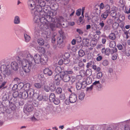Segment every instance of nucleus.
Instances as JSON below:
<instances>
[{"instance_id":"1","label":"nucleus","mask_w":130,"mask_h":130,"mask_svg":"<svg viewBox=\"0 0 130 130\" xmlns=\"http://www.w3.org/2000/svg\"><path fill=\"white\" fill-rule=\"evenodd\" d=\"M16 59L20 62L26 75L28 76L30 73L31 67L34 63L32 56L28 51H25L19 52Z\"/></svg>"},{"instance_id":"2","label":"nucleus","mask_w":130,"mask_h":130,"mask_svg":"<svg viewBox=\"0 0 130 130\" xmlns=\"http://www.w3.org/2000/svg\"><path fill=\"white\" fill-rule=\"evenodd\" d=\"M49 12L48 13V16H44L43 15H40L41 17L40 18V22L38 25L42 28H43L44 27H48L49 22H53L55 21L54 19L53 18V13Z\"/></svg>"},{"instance_id":"3","label":"nucleus","mask_w":130,"mask_h":130,"mask_svg":"<svg viewBox=\"0 0 130 130\" xmlns=\"http://www.w3.org/2000/svg\"><path fill=\"white\" fill-rule=\"evenodd\" d=\"M35 62L37 64L41 63L42 64H45L47 62L48 58L46 56H41L39 54H37L34 56V58Z\"/></svg>"},{"instance_id":"4","label":"nucleus","mask_w":130,"mask_h":130,"mask_svg":"<svg viewBox=\"0 0 130 130\" xmlns=\"http://www.w3.org/2000/svg\"><path fill=\"white\" fill-rule=\"evenodd\" d=\"M9 66L4 64L2 65L1 68V71L4 77L5 78L10 75L11 74V71L10 70L8 69Z\"/></svg>"},{"instance_id":"5","label":"nucleus","mask_w":130,"mask_h":130,"mask_svg":"<svg viewBox=\"0 0 130 130\" xmlns=\"http://www.w3.org/2000/svg\"><path fill=\"white\" fill-rule=\"evenodd\" d=\"M38 3L37 0H28L27 2L28 8L31 10V13L33 14L34 9H35L36 6Z\"/></svg>"},{"instance_id":"6","label":"nucleus","mask_w":130,"mask_h":130,"mask_svg":"<svg viewBox=\"0 0 130 130\" xmlns=\"http://www.w3.org/2000/svg\"><path fill=\"white\" fill-rule=\"evenodd\" d=\"M73 73L72 71H66L64 74L62 75V80L65 82H69L70 79V77L68 74H72Z\"/></svg>"},{"instance_id":"7","label":"nucleus","mask_w":130,"mask_h":130,"mask_svg":"<svg viewBox=\"0 0 130 130\" xmlns=\"http://www.w3.org/2000/svg\"><path fill=\"white\" fill-rule=\"evenodd\" d=\"M34 107L32 105L27 104L24 107V111L25 113L27 112H30L33 110Z\"/></svg>"},{"instance_id":"8","label":"nucleus","mask_w":130,"mask_h":130,"mask_svg":"<svg viewBox=\"0 0 130 130\" xmlns=\"http://www.w3.org/2000/svg\"><path fill=\"white\" fill-rule=\"evenodd\" d=\"M55 20V22L57 24V26L59 27L62 24V23L64 21L63 18L62 17H59L58 18H56Z\"/></svg>"},{"instance_id":"9","label":"nucleus","mask_w":130,"mask_h":130,"mask_svg":"<svg viewBox=\"0 0 130 130\" xmlns=\"http://www.w3.org/2000/svg\"><path fill=\"white\" fill-rule=\"evenodd\" d=\"M59 32L60 37H58L57 40L58 43L60 44L61 43H62L63 42L64 36L63 32L61 30H59Z\"/></svg>"},{"instance_id":"10","label":"nucleus","mask_w":130,"mask_h":130,"mask_svg":"<svg viewBox=\"0 0 130 130\" xmlns=\"http://www.w3.org/2000/svg\"><path fill=\"white\" fill-rule=\"evenodd\" d=\"M77 99V96L74 93H72L70 95L69 100L71 103H73L75 102Z\"/></svg>"},{"instance_id":"11","label":"nucleus","mask_w":130,"mask_h":130,"mask_svg":"<svg viewBox=\"0 0 130 130\" xmlns=\"http://www.w3.org/2000/svg\"><path fill=\"white\" fill-rule=\"evenodd\" d=\"M48 81L45 79H44V82H43L42 84H43V86H44L43 89L46 92H48L50 90V86L48 85Z\"/></svg>"},{"instance_id":"12","label":"nucleus","mask_w":130,"mask_h":130,"mask_svg":"<svg viewBox=\"0 0 130 130\" xmlns=\"http://www.w3.org/2000/svg\"><path fill=\"white\" fill-rule=\"evenodd\" d=\"M11 69L14 71L17 70L19 69V66L17 63L15 61L12 62L10 64Z\"/></svg>"},{"instance_id":"13","label":"nucleus","mask_w":130,"mask_h":130,"mask_svg":"<svg viewBox=\"0 0 130 130\" xmlns=\"http://www.w3.org/2000/svg\"><path fill=\"white\" fill-rule=\"evenodd\" d=\"M116 8L115 7H112L111 9V10L109 11V13H110V16L112 17H115L116 15Z\"/></svg>"},{"instance_id":"14","label":"nucleus","mask_w":130,"mask_h":130,"mask_svg":"<svg viewBox=\"0 0 130 130\" xmlns=\"http://www.w3.org/2000/svg\"><path fill=\"white\" fill-rule=\"evenodd\" d=\"M101 52L104 55L109 56L110 53V50L108 48H103L102 49Z\"/></svg>"},{"instance_id":"15","label":"nucleus","mask_w":130,"mask_h":130,"mask_svg":"<svg viewBox=\"0 0 130 130\" xmlns=\"http://www.w3.org/2000/svg\"><path fill=\"white\" fill-rule=\"evenodd\" d=\"M20 97L22 98L23 99H26L28 98V94L27 91H23V90L21 91L20 93Z\"/></svg>"},{"instance_id":"16","label":"nucleus","mask_w":130,"mask_h":130,"mask_svg":"<svg viewBox=\"0 0 130 130\" xmlns=\"http://www.w3.org/2000/svg\"><path fill=\"white\" fill-rule=\"evenodd\" d=\"M34 16V22L36 23H39L40 22V18L41 17L39 14H32Z\"/></svg>"},{"instance_id":"17","label":"nucleus","mask_w":130,"mask_h":130,"mask_svg":"<svg viewBox=\"0 0 130 130\" xmlns=\"http://www.w3.org/2000/svg\"><path fill=\"white\" fill-rule=\"evenodd\" d=\"M49 12H52L51 11H49L46 8H43V11L42 10V11L40 13V15H44V16L45 15L48 16V13H49Z\"/></svg>"},{"instance_id":"18","label":"nucleus","mask_w":130,"mask_h":130,"mask_svg":"<svg viewBox=\"0 0 130 130\" xmlns=\"http://www.w3.org/2000/svg\"><path fill=\"white\" fill-rule=\"evenodd\" d=\"M109 13L107 11H105L104 12L102 13L100 18L103 20H105L107 18Z\"/></svg>"},{"instance_id":"19","label":"nucleus","mask_w":130,"mask_h":130,"mask_svg":"<svg viewBox=\"0 0 130 130\" xmlns=\"http://www.w3.org/2000/svg\"><path fill=\"white\" fill-rule=\"evenodd\" d=\"M30 84L29 83H27L24 85L22 88L21 89V91L24 90V91H27L30 89Z\"/></svg>"},{"instance_id":"20","label":"nucleus","mask_w":130,"mask_h":130,"mask_svg":"<svg viewBox=\"0 0 130 130\" xmlns=\"http://www.w3.org/2000/svg\"><path fill=\"white\" fill-rule=\"evenodd\" d=\"M28 98H33L34 93V90L32 89H30L27 91Z\"/></svg>"},{"instance_id":"21","label":"nucleus","mask_w":130,"mask_h":130,"mask_svg":"<svg viewBox=\"0 0 130 130\" xmlns=\"http://www.w3.org/2000/svg\"><path fill=\"white\" fill-rule=\"evenodd\" d=\"M43 72L44 73L49 76H51L53 73V71L48 68H45Z\"/></svg>"},{"instance_id":"22","label":"nucleus","mask_w":130,"mask_h":130,"mask_svg":"<svg viewBox=\"0 0 130 130\" xmlns=\"http://www.w3.org/2000/svg\"><path fill=\"white\" fill-rule=\"evenodd\" d=\"M52 22V23H51L50 24V28L52 30H55L57 27H58L57 26V24L55 23V21L51 22Z\"/></svg>"},{"instance_id":"23","label":"nucleus","mask_w":130,"mask_h":130,"mask_svg":"<svg viewBox=\"0 0 130 130\" xmlns=\"http://www.w3.org/2000/svg\"><path fill=\"white\" fill-rule=\"evenodd\" d=\"M64 56L66 57L67 59H64L63 60V63L64 64H67L70 62V60L68 59L70 57V55L68 53H66L64 54Z\"/></svg>"},{"instance_id":"24","label":"nucleus","mask_w":130,"mask_h":130,"mask_svg":"<svg viewBox=\"0 0 130 130\" xmlns=\"http://www.w3.org/2000/svg\"><path fill=\"white\" fill-rule=\"evenodd\" d=\"M44 82V79L41 81L40 83H36L34 84V87L40 89L41 88L42 86H43V84H42L43 82Z\"/></svg>"},{"instance_id":"25","label":"nucleus","mask_w":130,"mask_h":130,"mask_svg":"<svg viewBox=\"0 0 130 130\" xmlns=\"http://www.w3.org/2000/svg\"><path fill=\"white\" fill-rule=\"evenodd\" d=\"M85 87L84 86L82 83L79 82H77L76 84V87L77 90H80L82 87L83 89Z\"/></svg>"},{"instance_id":"26","label":"nucleus","mask_w":130,"mask_h":130,"mask_svg":"<svg viewBox=\"0 0 130 130\" xmlns=\"http://www.w3.org/2000/svg\"><path fill=\"white\" fill-rule=\"evenodd\" d=\"M36 49L39 52L42 53H44L45 52V49L43 47L39 46H37L36 47Z\"/></svg>"},{"instance_id":"27","label":"nucleus","mask_w":130,"mask_h":130,"mask_svg":"<svg viewBox=\"0 0 130 130\" xmlns=\"http://www.w3.org/2000/svg\"><path fill=\"white\" fill-rule=\"evenodd\" d=\"M54 79L57 82H59L62 78V77L60 75L57 74L55 75Z\"/></svg>"},{"instance_id":"28","label":"nucleus","mask_w":130,"mask_h":130,"mask_svg":"<svg viewBox=\"0 0 130 130\" xmlns=\"http://www.w3.org/2000/svg\"><path fill=\"white\" fill-rule=\"evenodd\" d=\"M13 22L15 24H20V21L19 17L18 16H15L14 17Z\"/></svg>"},{"instance_id":"29","label":"nucleus","mask_w":130,"mask_h":130,"mask_svg":"<svg viewBox=\"0 0 130 130\" xmlns=\"http://www.w3.org/2000/svg\"><path fill=\"white\" fill-rule=\"evenodd\" d=\"M108 38L110 40H114L116 39V36L114 33H111L109 35Z\"/></svg>"},{"instance_id":"30","label":"nucleus","mask_w":130,"mask_h":130,"mask_svg":"<svg viewBox=\"0 0 130 130\" xmlns=\"http://www.w3.org/2000/svg\"><path fill=\"white\" fill-rule=\"evenodd\" d=\"M24 37L25 41L26 42H28L30 40V37L26 34H24Z\"/></svg>"},{"instance_id":"31","label":"nucleus","mask_w":130,"mask_h":130,"mask_svg":"<svg viewBox=\"0 0 130 130\" xmlns=\"http://www.w3.org/2000/svg\"><path fill=\"white\" fill-rule=\"evenodd\" d=\"M116 45V42L114 41H111L109 43V46L111 48H115Z\"/></svg>"},{"instance_id":"32","label":"nucleus","mask_w":130,"mask_h":130,"mask_svg":"<svg viewBox=\"0 0 130 130\" xmlns=\"http://www.w3.org/2000/svg\"><path fill=\"white\" fill-rule=\"evenodd\" d=\"M56 33H54L52 37V43H54L56 41Z\"/></svg>"},{"instance_id":"33","label":"nucleus","mask_w":130,"mask_h":130,"mask_svg":"<svg viewBox=\"0 0 130 130\" xmlns=\"http://www.w3.org/2000/svg\"><path fill=\"white\" fill-rule=\"evenodd\" d=\"M37 42L39 45H42L44 43V41L42 38H39L37 40Z\"/></svg>"},{"instance_id":"34","label":"nucleus","mask_w":130,"mask_h":130,"mask_svg":"<svg viewBox=\"0 0 130 130\" xmlns=\"http://www.w3.org/2000/svg\"><path fill=\"white\" fill-rule=\"evenodd\" d=\"M55 98V94L53 93H51L49 96V100L51 101H53Z\"/></svg>"},{"instance_id":"35","label":"nucleus","mask_w":130,"mask_h":130,"mask_svg":"<svg viewBox=\"0 0 130 130\" xmlns=\"http://www.w3.org/2000/svg\"><path fill=\"white\" fill-rule=\"evenodd\" d=\"M125 54L126 56L128 57H129L130 56V48H128L126 49L125 51Z\"/></svg>"},{"instance_id":"36","label":"nucleus","mask_w":130,"mask_h":130,"mask_svg":"<svg viewBox=\"0 0 130 130\" xmlns=\"http://www.w3.org/2000/svg\"><path fill=\"white\" fill-rule=\"evenodd\" d=\"M92 82V79L91 77H88L87 78L86 80V83L87 85L91 84Z\"/></svg>"},{"instance_id":"37","label":"nucleus","mask_w":130,"mask_h":130,"mask_svg":"<svg viewBox=\"0 0 130 130\" xmlns=\"http://www.w3.org/2000/svg\"><path fill=\"white\" fill-rule=\"evenodd\" d=\"M78 55L79 56L82 57L85 55V53L83 50H80L78 52Z\"/></svg>"},{"instance_id":"38","label":"nucleus","mask_w":130,"mask_h":130,"mask_svg":"<svg viewBox=\"0 0 130 130\" xmlns=\"http://www.w3.org/2000/svg\"><path fill=\"white\" fill-rule=\"evenodd\" d=\"M85 96V94L83 92H82L80 93L79 96V99L82 100H83Z\"/></svg>"},{"instance_id":"39","label":"nucleus","mask_w":130,"mask_h":130,"mask_svg":"<svg viewBox=\"0 0 130 130\" xmlns=\"http://www.w3.org/2000/svg\"><path fill=\"white\" fill-rule=\"evenodd\" d=\"M55 72L58 74L60 73L61 71V69L60 67H57L55 70Z\"/></svg>"},{"instance_id":"40","label":"nucleus","mask_w":130,"mask_h":130,"mask_svg":"<svg viewBox=\"0 0 130 130\" xmlns=\"http://www.w3.org/2000/svg\"><path fill=\"white\" fill-rule=\"evenodd\" d=\"M94 64V61H91L87 63L86 65V67L87 68H88L90 67H91V66H92L93 64Z\"/></svg>"},{"instance_id":"41","label":"nucleus","mask_w":130,"mask_h":130,"mask_svg":"<svg viewBox=\"0 0 130 130\" xmlns=\"http://www.w3.org/2000/svg\"><path fill=\"white\" fill-rule=\"evenodd\" d=\"M110 26L109 25H106L103 28V30L104 31L106 30H110Z\"/></svg>"},{"instance_id":"42","label":"nucleus","mask_w":130,"mask_h":130,"mask_svg":"<svg viewBox=\"0 0 130 130\" xmlns=\"http://www.w3.org/2000/svg\"><path fill=\"white\" fill-rule=\"evenodd\" d=\"M54 103L56 105H58L60 103V101L57 98H55L53 101Z\"/></svg>"},{"instance_id":"43","label":"nucleus","mask_w":130,"mask_h":130,"mask_svg":"<svg viewBox=\"0 0 130 130\" xmlns=\"http://www.w3.org/2000/svg\"><path fill=\"white\" fill-rule=\"evenodd\" d=\"M20 93H19L17 91L14 92L13 93V96L14 98L17 97L18 96L20 97Z\"/></svg>"},{"instance_id":"44","label":"nucleus","mask_w":130,"mask_h":130,"mask_svg":"<svg viewBox=\"0 0 130 130\" xmlns=\"http://www.w3.org/2000/svg\"><path fill=\"white\" fill-rule=\"evenodd\" d=\"M113 48L112 49L110 50V53L111 54H113L114 53H116L117 51V49L116 47Z\"/></svg>"},{"instance_id":"45","label":"nucleus","mask_w":130,"mask_h":130,"mask_svg":"<svg viewBox=\"0 0 130 130\" xmlns=\"http://www.w3.org/2000/svg\"><path fill=\"white\" fill-rule=\"evenodd\" d=\"M50 90L52 91H53L56 89V87L54 85L52 84L50 86Z\"/></svg>"},{"instance_id":"46","label":"nucleus","mask_w":130,"mask_h":130,"mask_svg":"<svg viewBox=\"0 0 130 130\" xmlns=\"http://www.w3.org/2000/svg\"><path fill=\"white\" fill-rule=\"evenodd\" d=\"M119 24L117 23H115L112 25V27L114 29H117L118 27Z\"/></svg>"},{"instance_id":"47","label":"nucleus","mask_w":130,"mask_h":130,"mask_svg":"<svg viewBox=\"0 0 130 130\" xmlns=\"http://www.w3.org/2000/svg\"><path fill=\"white\" fill-rule=\"evenodd\" d=\"M100 10V14L101 10L103 9L105 7L103 3H101L99 5Z\"/></svg>"},{"instance_id":"48","label":"nucleus","mask_w":130,"mask_h":130,"mask_svg":"<svg viewBox=\"0 0 130 130\" xmlns=\"http://www.w3.org/2000/svg\"><path fill=\"white\" fill-rule=\"evenodd\" d=\"M62 92V89L60 88H57L56 90V92L58 94H60Z\"/></svg>"},{"instance_id":"49","label":"nucleus","mask_w":130,"mask_h":130,"mask_svg":"<svg viewBox=\"0 0 130 130\" xmlns=\"http://www.w3.org/2000/svg\"><path fill=\"white\" fill-rule=\"evenodd\" d=\"M102 64L104 66H106L108 64V62L106 60H104L102 63Z\"/></svg>"},{"instance_id":"50","label":"nucleus","mask_w":130,"mask_h":130,"mask_svg":"<svg viewBox=\"0 0 130 130\" xmlns=\"http://www.w3.org/2000/svg\"><path fill=\"white\" fill-rule=\"evenodd\" d=\"M6 83V82H4L2 83L0 86V89H2L4 88V86H5Z\"/></svg>"},{"instance_id":"51","label":"nucleus","mask_w":130,"mask_h":130,"mask_svg":"<svg viewBox=\"0 0 130 130\" xmlns=\"http://www.w3.org/2000/svg\"><path fill=\"white\" fill-rule=\"evenodd\" d=\"M76 31L80 35H82L83 34V32L82 30L79 28L76 29Z\"/></svg>"},{"instance_id":"52","label":"nucleus","mask_w":130,"mask_h":130,"mask_svg":"<svg viewBox=\"0 0 130 130\" xmlns=\"http://www.w3.org/2000/svg\"><path fill=\"white\" fill-rule=\"evenodd\" d=\"M100 84V82L99 81H95L93 84L92 85H93V86L94 87V86H98V85H99Z\"/></svg>"},{"instance_id":"53","label":"nucleus","mask_w":130,"mask_h":130,"mask_svg":"<svg viewBox=\"0 0 130 130\" xmlns=\"http://www.w3.org/2000/svg\"><path fill=\"white\" fill-rule=\"evenodd\" d=\"M102 76V73L101 72H98L97 74V78H101Z\"/></svg>"},{"instance_id":"54","label":"nucleus","mask_w":130,"mask_h":130,"mask_svg":"<svg viewBox=\"0 0 130 130\" xmlns=\"http://www.w3.org/2000/svg\"><path fill=\"white\" fill-rule=\"evenodd\" d=\"M81 11V9H79L77 10L76 14L77 16H79L80 15Z\"/></svg>"},{"instance_id":"55","label":"nucleus","mask_w":130,"mask_h":130,"mask_svg":"<svg viewBox=\"0 0 130 130\" xmlns=\"http://www.w3.org/2000/svg\"><path fill=\"white\" fill-rule=\"evenodd\" d=\"M22 31L21 28L15 31V33L17 34H19L21 33Z\"/></svg>"},{"instance_id":"56","label":"nucleus","mask_w":130,"mask_h":130,"mask_svg":"<svg viewBox=\"0 0 130 130\" xmlns=\"http://www.w3.org/2000/svg\"><path fill=\"white\" fill-rule=\"evenodd\" d=\"M60 99L62 100H64L65 98V97L64 94H61L59 96Z\"/></svg>"},{"instance_id":"57","label":"nucleus","mask_w":130,"mask_h":130,"mask_svg":"<svg viewBox=\"0 0 130 130\" xmlns=\"http://www.w3.org/2000/svg\"><path fill=\"white\" fill-rule=\"evenodd\" d=\"M76 40L77 42H80L82 41L81 37L79 36H78L76 37Z\"/></svg>"},{"instance_id":"58","label":"nucleus","mask_w":130,"mask_h":130,"mask_svg":"<svg viewBox=\"0 0 130 130\" xmlns=\"http://www.w3.org/2000/svg\"><path fill=\"white\" fill-rule=\"evenodd\" d=\"M105 7L106 9V11H107L109 13L110 11V7L108 5H105Z\"/></svg>"},{"instance_id":"59","label":"nucleus","mask_w":130,"mask_h":130,"mask_svg":"<svg viewBox=\"0 0 130 130\" xmlns=\"http://www.w3.org/2000/svg\"><path fill=\"white\" fill-rule=\"evenodd\" d=\"M99 25L101 27V28H103L104 27V26L105 25V23L103 21H102L101 22L99 23Z\"/></svg>"},{"instance_id":"60","label":"nucleus","mask_w":130,"mask_h":130,"mask_svg":"<svg viewBox=\"0 0 130 130\" xmlns=\"http://www.w3.org/2000/svg\"><path fill=\"white\" fill-rule=\"evenodd\" d=\"M93 85H91L90 87H87L86 89V90L87 91H91L93 89Z\"/></svg>"},{"instance_id":"61","label":"nucleus","mask_w":130,"mask_h":130,"mask_svg":"<svg viewBox=\"0 0 130 130\" xmlns=\"http://www.w3.org/2000/svg\"><path fill=\"white\" fill-rule=\"evenodd\" d=\"M107 22L109 24H111L113 22V20L110 19H109L107 20Z\"/></svg>"},{"instance_id":"62","label":"nucleus","mask_w":130,"mask_h":130,"mask_svg":"<svg viewBox=\"0 0 130 130\" xmlns=\"http://www.w3.org/2000/svg\"><path fill=\"white\" fill-rule=\"evenodd\" d=\"M118 49L119 50H121L123 48V46L122 45L120 44H118L117 45Z\"/></svg>"},{"instance_id":"63","label":"nucleus","mask_w":130,"mask_h":130,"mask_svg":"<svg viewBox=\"0 0 130 130\" xmlns=\"http://www.w3.org/2000/svg\"><path fill=\"white\" fill-rule=\"evenodd\" d=\"M43 100L44 101H47L48 99V96L46 95L43 96Z\"/></svg>"},{"instance_id":"64","label":"nucleus","mask_w":130,"mask_h":130,"mask_svg":"<svg viewBox=\"0 0 130 130\" xmlns=\"http://www.w3.org/2000/svg\"><path fill=\"white\" fill-rule=\"evenodd\" d=\"M43 95H38L37 98L40 101L42 100L43 99Z\"/></svg>"}]
</instances>
